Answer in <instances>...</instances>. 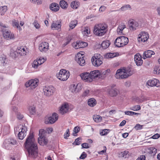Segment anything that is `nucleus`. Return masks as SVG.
<instances>
[{"instance_id": "ddd939ff", "label": "nucleus", "mask_w": 160, "mask_h": 160, "mask_svg": "<svg viewBox=\"0 0 160 160\" xmlns=\"http://www.w3.org/2000/svg\"><path fill=\"white\" fill-rule=\"evenodd\" d=\"M149 38L148 34L145 32H142L138 35V40L139 42H144Z\"/></svg>"}, {"instance_id": "6e6552de", "label": "nucleus", "mask_w": 160, "mask_h": 160, "mask_svg": "<svg viewBox=\"0 0 160 160\" xmlns=\"http://www.w3.org/2000/svg\"><path fill=\"white\" fill-rule=\"evenodd\" d=\"M45 131L41 129L39 131V137L38 138V142L41 145H46L48 142V140L45 137Z\"/></svg>"}, {"instance_id": "f8f14e48", "label": "nucleus", "mask_w": 160, "mask_h": 160, "mask_svg": "<svg viewBox=\"0 0 160 160\" xmlns=\"http://www.w3.org/2000/svg\"><path fill=\"white\" fill-rule=\"evenodd\" d=\"M84 54L80 53H78L75 57V60L79 65L81 66H83L85 64V62L84 59Z\"/></svg>"}, {"instance_id": "2eb2a0df", "label": "nucleus", "mask_w": 160, "mask_h": 160, "mask_svg": "<svg viewBox=\"0 0 160 160\" xmlns=\"http://www.w3.org/2000/svg\"><path fill=\"white\" fill-rule=\"evenodd\" d=\"M19 129L18 133V138L19 139L22 140L26 135L27 128L25 127L22 126L20 127L18 129Z\"/></svg>"}, {"instance_id": "e433bc0d", "label": "nucleus", "mask_w": 160, "mask_h": 160, "mask_svg": "<svg viewBox=\"0 0 160 160\" xmlns=\"http://www.w3.org/2000/svg\"><path fill=\"white\" fill-rule=\"evenodd\" d=\"M59 4L61 7L63 9H66L68 6L67 2L64 0L61 1Z\"/></svg>"}, {"instance_id": "72a5a7b5", "label": "nucleus", "mask_w": 160, "mask_h": 160, "mask_svg": "<svg viewBox=\"0 0 160 160\" xmlns=\"http://www.w3.org/2000/svg\"><path fill=\"white\" fill-rule=\"evenodd\" d=\"M8 10L7 7L6 6H3L0 7V14L3 15Z\"/></svg>"}, {"instance_id": "603ef678", "label": "nucleus", "mask_w": 160, "mask_h": 160, "mask_svg": "<svg viewBox=\"0 0 160 160\" xmlns=\"http://www.w3.org/2000/svg\"><path fill=\"white\" fill-rule=\"evenodd\" d=\"M82 148H90L89 145L87 143H84L82 144Z\"/></svg>"}, {"instance_id": "338daca9", "label": "nucleus", "mask_w": 160, "mask_h": 160, "mask_svg": "<svg viewBox=\"0 0 160 160\" xmlns=\"http://www.w3.org/2000/svg\"><path fill=\"white\" fill-rule=\"evenodd\" d=\"M104 150L98 152V153L101 154H103L106 152V148L105 146L104 147Z\"/></svg>"}, {"instance_id": "2f4dec72", "label": "nucleus", "mask_w": 160, "mask_h": 160, "mask_svg": "<svg viewBox=\"0 0 160 160\" xmlns=\"http://www.w3.org/2000/svg\"><path fill=\"white\" fill-rule=\"evenodd\" d=\"M78 85L72 84L71 85L70 90L72 92H78L79 89L77 88Z\"/></svg>"}, {"instance_id": "39448f33", "label": "nucleus", "mask_w": 160, "mask_h": 160, "mask_svg": "<svg viewBox=\"0 0 160 160\" xmlns=\"http://www.w3.org/2000/svg\"><path fill=\"white\" fill-rule=\"evenodd\" d=\"M1 32L3 38L5 39L9 40L14 39V34L8 28L2 29Z\"/></svg>"}, {"instance_id": "a19ab883", "label": "nucleus", "mask_w": 160, "mask_h": 160, "mask_svg": "<svg viewBox=\"0 0 160 160\" xmlns=\"http://www.w3.org/2000/svg\"><path fill=\"white\" fill-rule=\"evenodd\" d=\"M116 56V54L115 53H107L105 55V57L106 58H112Z\"/></svg>"}, {"instance_id": "9d476101", "label": "nucleus", "mask_w": 160, "mask_h": 160, "mask_svg": "<svg viewBox=\"0 0 160 160\" xmlns=\"http://www.w3.org/2000/svg\"><path fill=\"white\" fill-rule=\"evenodd\" d=\"M55 88L52 86H45L43 88L44 95L47 97L52 95L55 91Z\"/></svg>"}, {"instance_id": "b1692460", "label": "nucleus", "mask_w": 160, "mask_h": 160, "mask_svg": "<svg viewBox=\"0 0 160 160\" xmlns=\"http://www.w3.org/2000/svg\"><path fill=\"white\" fill-rule=\"evenodd\" d=\"M119 92L118 89L114 88V86H112L110 89V90L108 91L109 95L112 97H114L116 96Z\"/></svg>"}, {"instance_id": "774afa93", "label": "nucleus", "mask_w": 160, "mask_h": 160, "mask_svg": "<svg viewBox=\"0 0 160 160\" xmlns=\"http://www.w3.org/2000/svg\"><path fill=\"white\" fill-rule=\"evenodd\" d=\"M106 8V7L104 6H101L99 9V11L100 12H102L104 11Z\"/></svg>"}, {"instance_id": "423d86ee", "label": "nucleus", "mask_w": 160, "mask_h": 160, "mask_svg": "<svg viewBox=\"0 0 160 160\" xmlns=\"http://www.w3.org/2000/svg\"><path fill=\"white\" fill-rule=\"evenodd\" d=\"M70 76L69 72L65 69H61L58 73L56 74L57 77L59 80L62 81H65Z\"/></svg>"}, {"instance_id": "dca6fc26", "label": "nucleus", "mask_w": 160, "mask_h": 160, "mask_svg": "<svg viewBox=\"0 0 160 160\" xmlns=\"http://www.w3.org/2000/svg\"><path fill=\"white\" fill-rule=\"evenodd\" d=\"M72 46L76 49L79 48H82L88 46V43L85 42L78 41L73 42L72 44Z\"/></svg>"}, {"instance_id": "1a4fd4ad", "label": "nucleus", "mask_w": 160, "mask_h": 160, "mask_svg": "<svg viewBox=\"0 0 160 160\" xmlns=\"http://www.w3.org/2000/svg\"><path fill=\"white\" fill-rule=\"evenodd\" d=\"M17 144L16 140L13 138H8L5 139L3 143V146L6 149H10L13 145Z\"/></svg>"}, {"instance_id": "cd10ccee", "label": "nucleus", "mask_w": 160, "mask_h": 160, "mask_svg": "<svg viewBox=\"0 0 160 160\" xmlns=\"http://www.w3.org/2000/svg\"><path fill=\"white\" fill-rule=\"evenodd\" d=\"M26 52L25 48L23 47L18 48L15 53H18L20 55L23 56L26 54Z\"/></svg>"}, {"instance_id": "49530a36", "label": "nucleus", "mask_w": 160, "mask_h": 160, "mask_svg": "<svg viewBox=\"0 0 160 160\" xmlns=\"http://www.w3.org/2000/svg\"><path fill=\"white\" fill-rule=\"evenodd\" d=\"M80 130V128L78 126L75 127L73 130V135L74 136H76L77 133H78Z\"/></svg>"}, {"instance_id": "7c9ffc66", "label": "nucleus", "mask_w": 160, "mask_h": 160, "mask_svg": "<svg viewBox=\"0 0 160 160\" xmlns=\"http://www.w3.org/2000/svg\"><path fill=\"white\" fill-rule=\"evenodd\" d=\"M96 101L94 98H90L88 100V104L91 107H93L96 104Z\"/></svg>"}, {"instance_id": "c85d7f7f", "label": "nucleus", "mask_w": 160, "mask_h": 160, "mask_svg": "<svg viewBox=\"0 0 160 160\" xmlns=\"http://www.w3.org/2000/svg\"><path fill=\"white\" fill-rule=\"evenodd\" d=\"M126 28V26L124 23H121L118 26L117 29V33L119 35L122 34L123 30Z\"/></svg>"}, {"instance_id": "09e8293b", "label": "nucleus", "mask_w": 160, "mask_h": 160, "mask_svg": "<svg viewBox=\"0 0 160 160\" xmlns=\"http://www.w3.org/2000/svg\"><path fill=\"white\" fill-rule=\"evenodd\" d=\"M6 57L4 55H2L0 57V61L1 63L4 65L5 62H6Z\"/></svg>"}, {"instance_id": "a878e982", "label": "nucleus", "mask_w": 160, "mask_h": 160, "mask_svg": "<svg viewBox=\"0 0 160 160\" xmlns=\"http://www.w3.org/2000/svg\"><path fill=\"white\" fill-rule=\"evenodd\" d=\"M50 9L53 12H57L59 9V5L56 3H52L49 6Z\"/></svg>"}, {"instance_id": "c756f323", "label": "nucleus", "mask_w": 160, "mask_h": 160, "mask_svg": "<svg viewBox=\"0 0 160 160\" xmlns=\"http://www.w3.org/2000/svg\"><path fill=\"white\" fill-rule=\"evenodd\" d=\"M154 52L150 50L145 51L144 52L143 58L145 59L147 58L150 57H151L152 55L154 54Z\"/></svg>"}, {"instance_id": "13d9d810", "label": "nucleus", "mask_w": 160, "mask_h": 160, "mask_svg": "<svg viewBox=\"0 0 160 160\" xmlns=\"http://www.w3.org/2000/svg\"><path fill=\"white\" fill-rule=\"evenodd\" d=\"M143 126L138 124H137L134 127L137 130H140L142 128Z\"/></svg>"}, {"instance_id": "f3484780", "label": "nucleus", "mask_w": 160, "mask_h": 160, "mask_svg": "<svg viewBox=\"0 0 160 160\" xmlns=\"http://www.w3.org/2000/svg\"><path fill=\"white\" fill-rule=\"evenodd\" d=\"M157 152V150L156 148L153 147H150L149 148L146 154V158L148 159H150L151 158H152L156 154Z\"/></svg>"}, {"instance_id": "4c0bfd02", "label": "nucleus", "mask_w": 160, "mask_h": 160, "mask_svg": "<svg viewBox=\"0 0 160 160\" xmlns=\"http://www.w3.org/2000/svg\"><path fill=\"white\" fill-rule=\"evenodd\" d=\"M109 70H107L104 71H101L100 72V78H104L106 76L108 75Z\"/></svg>"}, {"instance_id": "052dcab7", "label": "nucleus", "mask_w": 160, "mask_h": 160, "mask_svg": "<svg viewBox=\"0 0 160 160\" xmlns=\"http://www.w3.org/2000/svg\"><path fill=\"white\" fill-rule=\"evenodd\" d=\"M16 52V51H13V52H11L10 53V56L12 57V58H16L18 54V53H15V52Z\"/></svg>"}, {"instance_id": "c03bdc74", "label": "nucleus", "mask_w": 160, "mask_h": 160, "mask_svg": "<svg viewBox=\"0 0 160 160\" xmlns=\"http://www.w3.org/2000/svg\"><path fill=\"white\" fill-rule=\"evenodd\" d=\"M90 30L89 28L88 27H85L83 31V34L86 36L90 33Z\"/></svg>"}, {"instance_id": "9b49d317", "label": "nucleus", "mask_w": 160, "mask_h": 160, "mask_svg": "<svg viewBox=\"0 0 160 160\" xmlns=\"http://www.w3.org/2000/svg\"><path fill=\"white\" fill-rule=\"evenodd\" d=\"M38 82L37 79H32L26 82L25 85L27 88L30 87L31 89H33L38 86Z\"/></svg>"}, {"instance_id": "5fc2aeb1", "label": "nucleus", "mask_w": 160, "mask_h": 160, "mask_svg": "<svg viewBox=\"0 0 160 160\" xmlns=\"http://www.w3.org/2000/svg\"><path fill=\"white\" fill-rule=\"evenodd\" d=\"M87 157V154L84 152H83L79 157L80 159H84Z\"/></svg>"}, {"instance_id": "aec40b11", "label": "nucleus", "mask_w": 160, "mask_h": 160, "mask_svg": "<svg viewBox=\"0 0 160 160\" xmlns=\"http://www.w3.org/2000/svg\"><path fill=\"white\" fill-rule=\"evenodd\" d=\"M49 44L47 42H44L41 43L39 46V49L41 52H46L48 49Z\"/></svg>"}, {"instance_id": "37998d69", "label": "nucleus", "mask_w": 160, "mask_h": 160, "mask_svg": "<svg viewBox=\"0 0 160 160\" xmlns=\"http://www.w3.org/2000/svg\"><path fill=\"white\" fill-rule=\"evenodd\" d=\"M129 109L134 111H138L141 109V107L139 105L133 106L130 107Z\"/></svg>"}, {"instance_id": "0e129e2a", "label": "nucleus", "mask_w": 160, "mask_h": 160, "mask_svg": "<svg viewBox=\"0 0 160 160\" xmlns=\"http://www.w3.org/2000/svg\"><path fill=\"white\" fill-rule=\"evenodd\" d=\"M160 137V135L158 133H156L152 136V138L154 139H158Z\"/></svg>"}, {"instance_id": "680f3d73", "label": "nucleus", "mask_w": 160, "mask_h": 160, "mask_svg": "<svg viewBox=\"0 0 160 160\" xmlns=\"http://www.w3.org/2000/svg\"><path fill=\"white\" fill-rule=\"evenodd\" d=\"M17 118L18 119L21 120L23 118V115L20 112H18L17 113Z\"/></svg>"}, {"instance_id": "f257e3e1", "label": "nucleus", "mask_w": 160, "mask_h": 160, "mask_svg": "<svg viewBox=\"0 0 160 160\" xmlns=\"http://www.w3.org/2000/svg\"><path fill=\"white\" fill-rule=\"evenodd\" d=\"M24 145L27 150L29 156L32 158H36L38 154V148L37 144L35 142L32 132L30 133Z\"/></svg>"}, {"instance_id": "a211bd4d", "label": "nucleus", "mask_w": 160, "mask_h": 160, "mask_svg": "<svg viewBox=\"0 0 160 160\" xmlns=\"http://www.w3.org/2000/svg\"><path fill=\"white\" fill-rule=\"evenodd\" d=\"M90 73L85 72L82 73L80 75L82 79L86 82H91L92 81V79L91 77Z\"/></svg>"}, {"instance_id": "3c124183", "label": "nucleus", "mask_w": 160, "mask_h": 160, "mask_svg": "<svg viewBox=\"0 0 160 160\" xmlns=\"http://www.w3.org/2000/svg\"><path fill=\"white\" fill-rule=\"evenodd\" d=\"M128 152L127 151H124L122 152H121L120 154H119L120 156L122 157H126V156L127 155Z\"/></svg>"}, {"instance_id": "393cba45", "label": "nucleus", "mask_w": 160, "mask_h": 160, "mask_svg": "<svg viewBox=\"0 0 160 160\" xmlns=\"http://www.w3.org/2000/svg\"><path fill=\"white\" fill-rule=\"evenodd\" d=\"M129 26L131 30H134L136 29L139 26V23L138 22L132 20L130 21Z\"/></svg>"}, {"instance_id": "4468645a", "label": "nucleus", "mask_w": 160, "mask_h": 160, "mask_svg": "<svg viewBox=\"0 0 160 160\" xmlns=\"http://www.w3.org/2000/svg\"><path fill=\"white\" fill-rule=\"evenodd\" d=\"M58 116L56 113H53L52 115L48 118V120H46L45 123L46 124H53L58 120Z\"/></svg>"}, {"instance_id": "c9c22d12", "label": "nucleus", "mask_w": 160, "mask_h": 160, "mask_svg": "<svg viewBox=\"0 0 160 160\" xmlns=\"http://www.w3.org/2000/svg\"><path fill=\"white\" fill-rule=\"evenodd\" d=\"M28 110L31 114L33 115L35 113V107L34 105L29 106L28 108Z\"/></svg>"}, {"instance_id": "20e7f679", "label": "nucleus", "mask_w": 160, "mask_h": 160, "mask_svg": "<svg viewBox=\"0 0 160 160\" xmlns=\"http://www.w3.org/2000/svg\"><path fill=\"white\" fill-rule=\"evenodd\" d=\"M128 42V38L124 36H121L116 39L114 44L117 47H121L127 45Z\"/></svg>"}, {"instance_id": "864d4df0", "label": "nucleus", "mask_w": 160, "mask_h": 160, "mask_svg": "<svg viewBox=\"0 0 160 160\" xmlns=\"http://www.w3.org/2000/svg\"><path fill=\"white\" fill-rule=\"evenodd\" d=\"M69 136V130L68 129H67L66 132L65 133L64 135V137L65 139H67V138Z\"/></svg>"}, {"instance_id": "6e6d98bb", "label": "nucleus", "mask_w": 160, "mask_h": 160, "mask_svg": "<svg viewBox=\"0 0 160 160\" xmlns=\"http://www.w3.org/2000/svg\"><path fill=\"white\" fill-rule=\"evenodd\" d=\"M0 26L1 27L0 29H1V31H2V29H3L4 28H8V26L6 25L5 24H3V23H2V22H0Z\"/></svg>"}, {"instance_id": "f03ea898", "label": "nucleus", "mask_w": 160, "mask_h": 160, "mask_svg": "<svg viewBox=\"0 0 160 160\" xmlns=\"http://www.w3.org/2000/svg\"><path fill=\"white\" fill-rule=\"evenodd\" d=\"M108 31V26L105 23L96 24L94 27V33L98 36L104 35Z\"/></svg>"}, {"instance_id": "bf43d9fd", "label": "nucleus", "mask_w": 160, "mask_h": 160, "mask_svg": "<svg viewBox=\"0 0 160 160\" xmlns=\"http://www.w3.org/2000/svg\"><path fill=\"white\" fill-rule=\"evenodd\" d=\"M107 131H108V130L107 129L103 130L102 132H100V135L102 136H103L105 135H106L108 133L107 132Z\"/></svg>"}, {"instance_id": "f704fd0d", "label": "nucleus", "mask_w": 160, "mask_h": 160, "mask_svg": "<svg viewBox=\"0 0 160 160\" xmlns=\"http://www.w3.org/2000/svg\"><path fill=\"white\" fill-rule=\"evenodd\" d=\"M12 26L13 27H16L19 31L22 30V28L19 26V22L17 20L14 19L12 21Z\"/></svg>"}, {"instance_id": "79ce46f5", "label": "nucleus", "mask_w": 160, "mask_h": 160, "mask_svg": "<svg viewBox=\"0 0 160 160\" xmlns=\"http://www.w3.org/2000/svg\"><path fill=\"white\" fill-rule=\"evenodd\" d=\"M71 6L73 8L77 9L79 6V2L76 1L72 2L71 3Z\"/></svg>"}, {"instance_id": "473e14b6", "label": "nucleus", "mask_w": 160, "mask_h": 160, "mask_svg": "<svg viewBox=\"0 0 160 160\" xmlns=\"http://www.w3.org/2000/svg\"><path fill=\"white\" fill-rule=\"evenodd\" d=\"M110 43L108 40H106L102 42L101 46L104 49L107 48L110 45Z\"/></svg>"}, {"instance_id": "0eeeda50", "label": "nucleus", "mask_w": 160, "mask_h": 160, "mask_svg": "<svg viewBox=\"0 0 160 160\" xmlns=\"http://www.w3.org/2000/svg\"><path fill=\"white\" fill-rule=\"evenodd\" d=\"M102 60L103 58L100 54L96 53L92 58L91 61L94 66L98 67L102 64Z\"/></svg>"}, {"instance_id": "bb28decb", "label": "nucleus", "mask_w": 160, "mask_h": 160, "mask_svg": "<svg viewBox=\"0 0 160 160\" xmlns=\"http://www.w3.org/2000/svg\"><path fill=\"white\" fill-rule=\"evenodd\" d=\"M91 78L92 79V81L93 78L98 77L100 78V71L98 70H94L91 71L90 72Z\"/></svg>"}, {"instance_id": "e2e57ef3", "label": "nucleus", "mask_w": 160, "mask_h": 160, "mask_svg": "<svg viewBox=\"0 0 160 160\" xmlns=\"http://www.w3.org/2000/svg\"><path fill=\"white\" fill-rule=\"evenodd\" d=\"M33 24L36 28L38 29L39 28L40 25L37 22L34 21Z\"/></svg>"}, {"instance_id": "a18cd8bd", "label": "nucleus", "mask_w": 160, "mask_h": 160, "mask_svg": "<svg viewBox=\"0 0 160 160\" xmlns=\"http://www.w3.org/2000/svg\"><path fill=\"white\" fill-rule=\"evenodd\" d=\"M121 9L122 11H125L128 10H130L131 7L130 5L128 4L122 7Z\"/></svg>"}, {"instance_id": "4be33fe9", "label": "nucleus", "mask_w": 160, "mask_h": 160, "mask_svg": "<svg viewBox=\"0 0 160 160\" xmlns=\"http://www.w3.org/2000/svg\"><path fill=\"white\" fill-rule=\"evenodd\" d=\"M61 22L59 20L53 21L51 26V28L53 30H59L61 28Z\"/></svg>"}, {"instance_id": "ea45409f", "label": "nucleus", "mask_w": 160, "mask_h": 160, "mask_svg": "<svg viewBox=\"0 0 160 160\" xmlns=\"http://www.w3.org/2000/svg\"><path fill=\"white\" fill-rule=\"evenodd\" d=\"M93 120L97 122H100L102 120V117L99 115H94L93 117Z\"/></svg>"}, {"instance_id": "69168bd1", "label": "nucleus", "mask_w": 160, "mask_h": 160, "mask_svg": "<svg viewBox=\"0 0 160 160\" xmlns=\"http://www.w3.org/2000/svg\"><path fill=\"white\" fill-rule=\"evenodd\" d=\"M89 91L88 90H85L83 93L82 96L86 97L88 96L89 95Z\"/></svg>"}, {"instance_id": "8fccbe9b", "label": "nucleus", "mask_w": 160, "mask_h": 160, "mask_svg": "<svg viewBox=\"0 0 160 160\" xmlns=\"http://www.w3.org/2000/svg\"><path fill=\"white\" fill-rule=\"evenodd\" d=\"M32 66L33 67L35 68H36L39 66L38 62H37V60H34L32 64Z\"/></svg>"}, {"instance_id": "de8ad7c7", "label": "nucleus", "mask_w": 160, "mask_h": 160, "mask_svg": "<svg viewBox=\"0 0 160 160\" xmlns=\"http://www.w3.org/2000/svg\"><path fill=\"white\" fill-rule=\"evenodd\" d=\"M153 72L154 74H160V67L156 66L154 68Z\"/></svg>"}, {"instance_id": "4d7b16f0", "label": "nucleus", "mask_w": 160, "mask_h": 160, "mask_svg": "<svg viewBox=\"0 0 160 160\" xmlns=\"http://www.w3.org/2000/svg\"><path fill=\"white\" fill-rule=\"evenodd\" d=\"M81 140L80 138H78L75 139V141L74 142V144L76 145H79L80 143L81 142L80 140Z\"/></svg>"}, {"instance_id": "7ed1b4c3", "label": "nucleus", "mask_w": 160, "mask_h": 160, "mask_svg": "<svg viewBox=\"0 0 160 160\" xmlns=\"http://www.w3.org/2000/svg\"><path fill=\"white\" fill-rule=\"evenodd\" d=\"M133 74V71L130 68L119 69L117 70L115 76L118 79L126 78Z\"/></svg>"}, {"instance_id": "412c9836", "label": "nucleus", "mask_w": 160, "mask_h": 160, "mask_svg": "<svg viewBox=\"0 0 160 160\" xmlns=\"http://www.w3.org/2000/svg\"><path fill=\"white\" fill-rule=\"evenodd\" d=\"M147 84L151 87L156 86L159 87L160 86V83L158 80L154 79L148 81Z\"/></svg>"}, {"instance_id": "5701e85b", "label": "nucleus", "mask_w": 160, "mask_h": 160, "mask_svg": "<svg viewBox=\"0 0 160 160\" xmlns=\"http://www.w3.org/2000/svg\"><path fill=\"white\" fill-rule=\"evenodd\" d=\"M134 61L138 66H141L143 63L142 57L139 53H137L135 55Z\"/></svg>"}, {"instance_id": "6ab92c4d", "label": "nucleus", "mask_w": 160, "mask_h": 160, "mask_svg": "<svg viewBox=\"0 0 160 160\" xmlns=\"http://www.w3.org/2000/svg\"><path fill=\"white\" fill-rule=\"evenodd\" d=\"M69 109L68 104L66 103L62 104L60 108L59 112L62 114H64L68 111Z\"/></svg>"}, {"instance_id": "58836bf2", "label": "nucleus", "mask_w": 160, "mask_h": 160, "mask_svg": "<svg viewBox=\"0 0 160 160\" xmlns=\"http://www.w3.org/2000/svg\"><path fill=\"white\" fill-rule=\"evenodd\" d=\"M78 21L76 20L71 21L69 24V27L71 29H73L77 25Z\"/></svg>"}]
</instances>
